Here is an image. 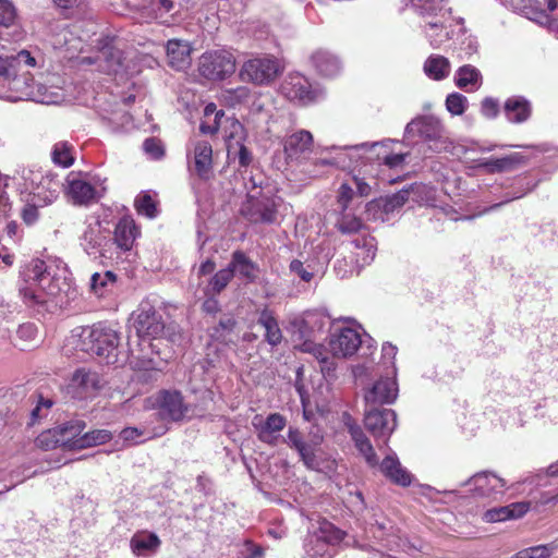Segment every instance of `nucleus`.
Returning <instances> with one entry per match:
<instances>
[{"mask_svg":"<svg viewBox=\"0 0 558 558\" xmlns=\"http://www.w3.org/2000/svg\"><path fill=\"white\" fill-rule=\"evenodd\" d=\"M219 131L223 133L227 146L231 144V142L245 141L244 126L234 118L225 117L222 128H220Z\"/></svg>","mask_w":558,"mask_h":558,"instance_id":"obj_53","label":"nucleus"},{"mask_svg":"<svg viewBox=\"0 0 558 558\" xmlns=\"http://www.w3.org/2000/svg\"><path fill=\"white\" fill-rule=\"evenodd\" d=\"M311 61L318 73L327 77L336 76L342 69L340 59L326 49L316 50L312 54Z\"/></svg>","mask_w":558,"mask_h":558,"instance_id":"obj_36","label":"nucleus"},{"mask_svg":"<svg viewBox=\"0 0 558 558\" xmlns=\"http://www.w3.org/2000/svg\"><path fill=\"white\" fill-rule=\"evenodd\" d=\"M78 240L83 251L95 259L110 258L112 255L113 243L110 231L104 228L96 217L85 220V227Z\"/></svg>","mask_w":558,"mask_h":558,"instance_id":"obj_14","label":"nucleus"},{"mask_svg":"<svg viewBox=\"0 0 558 558\" xmlns=\"http://www.w3.org/2000/svg\"><path fill=\"white\" fill-rule=\"evenodd\" d=\"M356 196V192L351 182L341 183L337 195L338 208L349 209V207H354L353 202Z\"/></svg>","mask_w":558,"mask_h":558,"instance_id":"obj_62","label":"nucleus"},{"mask_svg":"<svg viewBox=\"0 0 558 558\" xmlns=\"http://www.w3.org/2000/svg\"><path fill=\"white\" fill-rule=\"evenodd\" d=\"M258 324L265 328L266 341L275 347L282 340V332L271 311L264 308L258 316Z\"/></svg>","mask_w":558,"mask_h":558,"instance_id":"obj_45","label":"nucleus"},{"mask_svg":"<svg viewBox=\"0 0 558 558\" xmlns=\"http://www.w3.org/2000/svg\"><path fill=\"white\" fill-rule=\"evenodd\" d=\"M228 158L238 160L240 167H247L252 161V154L245 147L244 142H231L227 146Z\"/></svg>","mask_w":558,"mask_h":558,"instance_id":"obj_59","label":"nucleus"},{"mask_svg":"<svg viewBox=\"0 0 558 558\" xmlns=\"http://www.w3.org/2000/svg\"><path fill=\"white\" fill-rule=\"evenodd\" d=\"M445 105L452 116H461L465 112L469 101L464 95L453 92L447 95Z\"/></svg>","mask_w":558,"mask_h":558,"instance_id":"obj_60","label":"nucleus"},{"mask_svg":"<svg viewBox=\"0 0 558 558\" xmlns=\"http://www.w3.org/2000/svg\"><path fill=\"white\" fill-rule=\"evenodd\" d=\"M223 110H218L214 102H209L204 108V120L199 125L203 134H215L222 128V120L225 119Z\"/></svg>","mask_w":558,"mask_h":558,"instance_id":"obj_47","label":"nucleus"},{"mask_svg":"<svg viewBox=\"0 0 558 558\" xmlns=\"http://www.w3.org/2000/svg\"><path fill=\"white\" fill-rule=\"evenodd\" d=\"M253 96V92L247 86H238L235 88H228L221 93L223 102L229 107H238L248 104Z\"/></svg>","mask_w":558,"mask_h":558,"instance_id":"obj_52","label":"nucleus"},{"mask_svg":"<svg viewBox=\"0 0 558 558\" xmlns=\"http://www.w3.org/2000/svg\"><path fill=\"white\" fill-rule=\"evenodd\" d=\"M388 141L390 143L387 144L384 148H379L374 154L367 155V165L369 163L371 167H373L374 163L378 166L385 165L392 169L398 168L403 163L407 155L391 153L390 145L393 142L391 140Z\"/></svg>","mask_w":558,"mask_h":558,"instance_id":"obj_43","label":"nucleus"},{"mask_svg":"<svg viewBox=\"0 0 558 558\" xmlns=\"http://www.w3.org/2000/svg\"><path fill=\"white\" fill-rule=\"evenodd\" d=\"M159 546L160 539L158 535L146 531L135 533L130 541L131 550L137 557L153 555Z\"/></svg>","mask_w":558,"mask_h":558,"instance_id":"obj_38","label":"nucleus"},{"mask_svg":"<svg viewBox=\"0 0 558 558\" xmlns=\"http://www.w3.org/2000/svg\"><path fill=\"white\" fill-rule=\"evenodd\" d=\"M233 278V269L231 267L223 268L216 272L208 284V292L220 293Z\"/></svg>","mask_w":558,"mask_h":558,"instance_id":"obj_61","label":"nucleus"},{"mask_svg":"<svg viewBox=\"0 0 558 558\" xmlns=\"http://www.w3.org/2000/svg\"><path fill=\"white\" fill-rule=\"evenodd\" d=\"M0 98L9 101L29 99L51 105L62 101L63 94L57 86L31 85L26 77L16 74L14 54L7 53L2 47L0 49Z\"/></svg>","mask_w":558,"mask_h":558,"instance_id":"obj_2","label":"nucleus"},{"mask_svg":"<svg viewBox=\"0 0 558 558\" xmlns=\"http://www.w3.org/2000/svg\"><path fill=\"white\" fill-rule=\"evenodd\" d=\"M364 424L375 438H383L387 442L397 427V414L391 409H368Z\"/></svg>","mask_w":558,"mask_h":558,"instance_id":"obj_22","label":"nucleus"},{"mask_svg":"<svg viewBox=\"0 0 558 558\" xmlns=\"http://www.w3.org/2000/svg\"><path fill=\"white\" fill-rule=\"evenodd\" d=\"M246 201L241 214L251 223L271 225L277 222L278 207L281 198L274 194L272 186L263 174L251 175L245 182Z\"/></svg>","mask_w":558,"mask_h":558,"instance_id":"obj_6","label":"nucleus"},{"mask_svg":"<svg viewBox=\"0 0 558 558\" xmlns=\"http://www.w3.org/2000/svg\"><path fill=\"white\" fill-rule=\"evenodd\" d=\"M99 388L100 377L98 373L82 367L73 373L66 389L72 398L83 400L95 396Z\"/></svg>","mask_w":558,"mask_h":558,"instance_id":"obj_24","label":"nucleus"},{"mask_svg":"<svg viewBox=\"0 0 558 558\" xmlns=\"http://www.w3.org/2000/svg\"><path fill=\"white\" fill-rule=\"evenodd\" d=\"M502 109L507 121L513 124H522L532 116L531 101L521 95L508 97L504 102Z\"/></svg>","mask_w":558,"mask_h":558,"instance_id":"obj_31","label":"nucleus"},{"mask_svg":"<svg viewBox=\"0 0 558 558\" xmlns=\"http://www.w3.org/2000/svg\"><path fill=\"white\" fill-rule=\"evenodd\" d=\"M304 350L313 353L326 379L335 376L336 363L322 345L304 343Z\"/></svg>","mask_w":558,"mask_h":558,"instance_id":"obj_50","label":"nucleus"},{"mask_svg":"<svg viewBox=\"0 0 558 558\" xmlns=\"http://www.w3.org/2000/svg\"><path fill=\"white\" fill-rule=\"evenodd\" d=\"M453 82L458 88L472 93L481 88L483 75L476 66L464 64L456 70Z\"/></svg>","mask_w":558,"mask_h":558,"instance_id":"obj_35","label":"nucleus"},{"mask_svg":"<svg viewBox=\"0 0 558 558\" xmlns=\"http://www.w3.org/2000/svg\"><path fill=\"white\" fill-rule=\"evenodd\" d=\"M462 485L478 497L496 498L502 494L506 483L495 473L484 471L474 474Z\"/></svg>","mask_w":558,"mask_h":558,"instance_id":"obj_27","label":"nucleus"},{"mask_svg":"<svg viewBox=\"0 0 558 558\" xmlns=\"http://www.w3.org/2000/svg\"><path fill=\"white\" fill-rule=\"evenodd\" d=\"M286 163L299 168V172L307 178L306 169L314 166L311 155L314 150V136L307 130H298L284 136L282 141Z\"/></svg>","mask_w":558,"mask_h":558,"instance_id":"obj_12","label":"nucleus"},{"mask_svg":"<svg viewBox=\"0 0 558 558\" xmlns=\"http://www.w3.org/2000/svg\"><path fill=\"white\" fill-rule=\"evenodd\" d=\"M105 182L99 175L71 172L66 175L64 191L73 204L89 205L104 196Z\"/></svg>","mask_w":558,"mask_h":558,"instance_id":"obj_13","label":"nucleus"},{"mask_svg":"<svg viewBox=\"0 0 558 558\" xmlns=\"http://www.w3.org/2000/svg\"><path fill=\"white\" fill-rule=\"evenodd\" d=\"M116 279L117 276L110 270L95 272L90 278V289L96 295L102 296L109 288L113 287Z\"/></svg>","mask_w":558,"mask_h":558,"instance_id":"obj_56","label":"nucleus"},{"mask_svg":"<svg viewBox=\"0 0 558 558\" xmlns=\"http://www.w3.org/2000/svg\"><path fill=\"white\" fill-rule=\"evenodd\" d=\"M137 213L149 219L158 216L157 202L154 199L149 192H142L138 194L134 202Z\"/></svg>","mask_w":558,"mask_h":558,"instance_id":"obj_57","label":"nucleus"},{"mask_svg":"<svg viewBox=\"0 0 558 558\" xmlns=\"http://www.w3.org/2000/svg\"><path fill=\"white\" fill-rule=\"evenodd\" d=\"M505 2L542 26L551 24L550 14L558 8L556 0H505Z\"/></svg>","mask_w":558,"mask_h":558,"instance_id":"obj_21","label":"nucleus"},{"mask_svg":"<svg viewBox=\"0 0 558 558\" xmlns=\"http://www.w3.org/2000/svg\"><path fill=\"white\" fill-rule=\"evenodd\" d=\"M362 344V332L359 328L333 325L329 335V350L332 356H352Z\"/></svg>","mask_w":558,"mask_h":558,"instance_id":"obj_19","label":"nucleus"},{"mask_svg":"<svg viewBox=\"0 0 558 558\" xmlns=\"http://www.w3.org/2000/svg\"><path fill=\"white\" fill-rule=\"evenodd\" d=\"M252 425L258 440L269 446H276L281 438L280 433L287 425V418L280 413H270L265 418L262 415H255Z\"/></svg>","mask_w":558,"mask_h":558,"instance_id":"obj_25","label":"nucleus"},{"mask_svg":"<svg viewBox=\"0 0 558 558\" xmlns=\"http://www.w3.org/2000/svg\"><path fill=\"white\" fill-rule=\"evenodd\" d=\"M281 92L288 99L303 105L313 102L318 97V90L300 73L289 74L281 84Z\"/></svg>","mask_w":558,"mask_h":558,"instance_id":"obj_23","label":"nucleus"},{"mask_svg":"<svg viewBox=\"0 0 558 558\" xmlns=\"http://www.w3.org/2000/svg\"><path fill=\"white\" fill-rule=\"evenodd\" d=\"M77 26L73 25L72 29H63L53 43L56 48L64 50V58L73 59L84 50L85 38L76 36Z\"/></svg>","mask_w":558,"mask_h":558,"instance_id":"obj_34","label":"nucleus"},{"mask_svg":"<svg viewBox=\"0 0 558 558\" xmlns=\"http://www.w3.org/2000/svg\"><path fill=\"white\" fill-rule=\"evenodd\" d=\"M0 37L20 41L25 36L17 9L11 0H0Z\"/></svg>","mask_w":558,"mask_h":558,"instance_id":"obj_28","label":"nucleus"},{"mask_svg":"<svg viewBox=\"0 0 558 558\" xmlns=\"http://www.w3.org/2000/svg\"><path fill=\"white\" fill-rule=\"evenodd\" d=\"M423 72L432 81H444L451 73V62L442 54L433 53L424 61Z\"/></svg>","mask_w":558,"mask_h":558,"instance_id":"obj_37","label":"nucleus"},{"mask_svg":"<svg viewBox=\"0 0 558 558\" xmlns=\"http://www.w3.org/2000/svg\"><path fill=\"white\" fill-rule=\"evenodd\" d=\"M338 209L339 214L336 221L337 229L343 234L359 233L363 228V222L355 214L354 207Z\"/></svg>","mask_w":558,"mask_h":558,"instance_id":"obj_48","label":"nucleus"},{"mask_svg":"<svg viewBox=\"0 0 558 558\" xmlns=\"http://www.w3.org/2000/svg\"><path fill=\"white\" fill-rule=\"evenodd\" d=\"M526 162V157L520 153H513L502 157H490L488 174L502 173L515 170Z\"/></svg>","mask_w":558,"mask_h":558,"instance_id":"obj_46","label":"nucleus"},{"mask_svg":"<svg viewBox=\"0 0 558 558\" xmlns=\"http://www.w3.org/2000/svg\"><path fill=\"white\" fill-rule=\"evenodd\" d=\"M147 16L158 20L160 23L168 22L169 13L174 9L172 0H148L140 5Z\"/></svg>","mask_w":558,"mask_h":558,"instance_id":"obj_49","label":"nucleus"},{"mask_svg":"<svg viewBox=\"0 0 558 558\" xmlns=\"http://www.w3.org/2000/svg\"><path fill=\"white\" fill-rule=\"evenodd\" d=\"M133 328L138 340L157 339L165 329L161 314L149 303L142 302L132 314Z\"/></svg>","mask_w":558,"mask_h":558,"instance_id":"obj_17","label":"nucleus"},{"mask_svg":"<svg viewBox=\"0 0 558 558\" xmlns=\"http://www.w3.org/2000/svg\"><path fill=\"white\" fill-rule=\"evenodd\" d=\"M155 405L162 418L174 422L183 420L189 412V405L177 390L160 391L155 398Z\"/></svg>","mask_w":558,"mask_h":558,"instance_id":"obj_26","label":"nucleus"},{"mask_svg":"<svg viewBox=\"0 0 558 558\" xmlns=\"http://www.w3.org/2000/svg\"><path fill=\"white\" fill-rule=\"evenodd\" d=\"M20 292L31 306L53 312L66 307L77 295L66 265L60 259H32L21 270Z\"/></svg>","mask_w":558,"mask_h":558,"instance_id":"obj_1","label":"nucleus"},{"mask_svg":"<svg viewBox=\"0 0 558 558\" xmlns=\"http://www.w3.org/2000/svg\"><path fill=\"white\" fill-rule=\"evenodd\" d=\"M29 180L33 186L29 195L35 196L36 204L51 205L63 186L59 175L51 171H32Z\"/></svg>","mask_w":558,"mask_h":558,"instance_id":"obj_20","label":"nucleus"},{"mask_svg":"<svg viewBox=\"0 0 558 558\" xmlns=\"http://www.w3.org/2000/svg\"><path fill=\"white\" fill-rule=\"evenodd\" d=\"M16 74L26 77L31 85L37 87L41 82L45 72L49 71L46 58L39 49H22L14 54Z\"/></svg>","mask_w":558,"mask_h":558,"instance_id":"obj_18","label":"nucleus"},{"mask_svg":"<svg viewBox=\"0 0 558 558\" xmlns=\"http://www.w3.org/2000/svg\"><path fill=\"white\" fill-rule=\"evenodd\" d=\"M305 550L312 558H332L335 555V548L314 534L307 539Z\"/></svg>","mask_w":558,"mask_h":558,"instance_id":"obj_54","label":"nucleus"},{"mask_svg":"<svg viewBox=\"0 0 558 558\" xmlns=\"http://www.w3.org/2000/svg\"><path fill=\"white\" fill-rule=\"evenodd\" d=\"M169 65L178 71L189 68L191 64V45L185 40L170 39L166 46Z\"/></svg>","mask_w":558,"mask_h":558,"instance_id":"obj_32","label":"nucleus"},{"mask_svg":"<svg viewBox=\"0 0 558 558\" xmlns=\"http://www.w3.org/2000/svg\"><path fill=\"white\" fill-rule=\"evenodd\" d=\"M70 340L82 352L104 357L107 363L117 361L120 338L116 330L105 324L75 327Z\"/></svg>","mask_w":558,"mask_h":558,"instance_id":"obj_8","label":"nucleus"},{"mask_svg":"<svg viewBox=\"0 0 558 558\" xmlns=\"http://www.w3.org/2000/svg\"><path fill=\"white\" fill-rule=\"evenodd\" d=\"M191 156V153L187 155ZM213 168V148L207 141H197L192 150V161L190 170L196 173L201 179H207Z\"/></svg>","mask_w":558,"mask_h":558,"instance_id":"obj_30","label":"nucleus"},{"mask_svg":"<svg viewBox=\"0 0 558 558\" xmlns=\"http://www.w3.org/2000/svg\"><path fill=\"white\" fill-rule=\"evenodd\" d=\"M36 446L44 450H51L61 447V441L56 428L47 429L38 435L35 440Z\"/></svg>","mask_w":558,"mask_h":558,"instance_id":"obj_63","label":"nucleus"},{"mask_svg":"<svg viewBox=\"0 0 558 558\" xmlns=\"http://www.w3.org/2000/svg\"><path fill=\"white\" fill-rule=\"evenodd\" d=\"M420 136L435 153H448L461 158L474 148L464 143L453 142L446 132L441 121L434 116H420L411 120L404 130V137Z\"/></svg>","mask_w":558,"mask_h":558,"instance_id":"obj_7","label":"nucleus"},{"mask_svg":"<svg viewBox=\"0 0 558 558\" xmlns=\"http://www.w3.org/2000/svg\"><path fill=\"white\" fill-rule=\"evenodd\" d=\"M135 99L134 95H129L119 102L117 97L110 95L108 98L98 99V114L104 123L113 132L128 131L132 126V117L123 108Z\"/></svg>","mask_w":558,"mask_h":558,"instance_id":"obj_15","label":"nucleus"},{"mask_svg":"<svg viewBox=\"0 0 558 558\" xmlns=\"http://www.w3.org/2000/svg\"><path fill=\"white\" fill-rule=\"evenodd\" d=\"M54 428L59 435L61 447L72 450L80 449L75 444L83 435L82 433L85 428V423L83 421L72 420Z\"/></svg>","mask_w":558,"mask_h":558,"instance_id":"obj_40","label":"nucleus"},{"mask_svg":"<svg viewBox=\"0 0 558 558\" xmlns=\"http://www.w3.org/2000/svg\"><path fill=\"white\" fill-rule=\"evenodd\" d=\"M424 21V32L433 48H439L449 39L447 23L451 15L448 0H404Z\"/></svg>","mask_w":558,"mask_h":558,"instance_id":"obj_9","label":"nucleus"},{"mask_svg":"<svg viewBox=\"0 0 558 558\" xmlns=\"http://www.w3.org/2000/svg\"><path fill=\"white\" fill-rule=\"evenodd\" d=\"M82 63L96 64L99 72L107 74L133 75L144 68L154 69L158 60L150 53L138 52L134 49L124 51L120 40H107L94 57H83Z\"/></svg>","mask_w":558,"mask_h":558,"instance_id":"obj_3","label":"nucleus"},{"mask_svg":"<svg viewBox=\"0 0 558 558\" xmlns=\"http://www.w3.org/2000/svg\"><path fill=\"white\" fill-rule=\"evenodd\" d=\"M229 267L233 269V275L236 274L246 281H254L257 277L258 267L240 251L233 253Z\"/></svg>","mask_w":558,"mask_h":558,"instance_id":"obj_44","label":"nucleus"},{"mask_svg":"<svg viewBox=\"0 0 558 558\" xmlns=\"http://www.w3.org/2000/svg\"><path fill=\"white\" fill-rule=\"evenodd\" d=\"M553 550L547 545H538L534 547L524 548L517 554L512 555L511 558H550Z\"/></svg>","mask_w":558,"mask_h":558,"instance_id":"obj_64","label":"nucleus"},{"mask_svg":"<svg viewBox=\"0 0 558 558\" xmlns=\"http://www.w3.org/2000/svg\"><path fill=\"white\" fill-rule=\"evenodd\" d=\"M324 436L318 428H312L307 438L299 428L290 426L283 442L299 454L303 464L314 471L320 470V453Z\"/></svg>","mask_w":558,"mask_h":558,"instance_id":"obj_11","label":"nucleus"},{"mask_svg":"<svg viewBox=\"0 0 558 558\" xmlns=\"http://www.w3.org/2000/svg\"><path fill=\"white\" fill-rule=\"evenodd\" d=\"M411 194L420 197V201L424 202L427 206H437L435 198V190L425 184H415L411 187V191H400L399 193L393 195L390 203L392 206H401L410 198Z\"/></svg>","mask_w":558,"mask_h":558,"instance_id":"obj_39","label":"nucleus"},{"mask_svg":"<svg viewBox=\"0 0 558 558\" xmlns=\"http://www.w3.org/2000/svg\"><path fill=\"white\" fill-rule=\"evenodd\" d=\"M389 141L362 143L344 147H325L320 149V157L314 158V166L306 169L307 178L315 179L325 175L330 169L354 170L360 166L367 167V155L384 148Z\"/></svg>","mask_w":558,"mask_h":558,"instance_id":"obj_4","label":"nucleus"},{"mask_svg":"<svg viewBox=\"0 0 558 558\" xmlns=\"http://www.w3.org/2000/svg\"><path fill=\"white\" fill-rule=\"evenodd\" d=\"M112 438V433L107 429H94L87 433H84L78 440H76V447L78 448H88L93 446H98L110 441Z\"/></svg>","mask_w":558,"mask_h":558,"instance_id":"obj_55","label":"nucleus"},{"mask_svg":"<svg viewBox=\"0 0 558 558\" xmlns=\"http://www.w3.org/2000/svg\"><path fill=\"white\" fill-rule=\"evenodd\" d=\"M351 244L353 246L352 254L357 266L363 267L374 260L377 251V242L374 236L361 233L352 240Z\"/></svg>","mask_w":558,"mask_h":558,"instance_id":"obj_33","label":"nucleus"},{"mask_svg":"<svg viewBox=\"0 0 558 558\" xmlns=\"http://www.w3.org/2000/svg\"><path fill=\"white\" fill-rule=\"evenodd\" d=\"M529 510V506L524 502H514L508 506L492 508L484 512L483 520L485 522H501L508 519L520 518Z\"/></svg>","mask_w":558,"mask_h":558,"instance_id":"obj_41","label":"nucleus"},{"mask_svg":"<svg viewBox=\"0 0 558 558\" xmlns=\"http://www.w3.org/2000/svg\"><path fill=\"white\" fill-rule=\"evenodd\" d=\"M314 535L326 541V543L332 548H335V545L341 543L345 537V533L343 531L328 522H324L320 525L319 531Z\"/></svg>","mask_w":558,"mask_h":558,"instance_id":"obj_58","label":"nucleus"},{"mask_svg":"<svg viewBox=\"0 0 558 558\" xmlns=\"http://www.w3.org/2000/svg\"><path fill=\"white\" fill-rule=\"evenodd\" d=\"M198 71L207 80H225L234 73L235 58L225 49L205 52L199 58Z\"/></svg>","mask_w":558,"mask_h":558,"instance_id":"obj_16","label":"nucleus"},{"mask_svg":"<svg viewBox=\"0 0 558 558\" xmlns=\"http://www.w3.org/2000/svg\"><path fill=\"white\" fill-rule=\"evenodd\" d=\"M281 61L268 53H257L246 59L239 69V78L255 86H268L282 73Z\"/></svg>","mask_w":558,"mask_h":558,"instance_id":"obj_10","label":"nucleus"},{"mask_svg":"<svg viewBox=\"0 0 558 558\" xmlns=\"http://www.w3.org/2000/svg\"><path fill=\"white\" fill-rule=\"evenodd\" d=\"M398 397V385L395 378L385 377L377 380L365 393L368 407L375 404L393 403Z\"/></svg>","mask_w":558,"mask_h":558,"instance_id":"obj_29","label":"nucleus"},{"mask_svg":"<svg viewBox=\"0 0 558 558\" xmlns=\"http://www.w3.org/2000/svg\"><path fill=\"white\" fill-rule=\"evenodd\" d=\"M342 423L347 427L356 449L364 457L369 466H379V470L385 477L396 485L402 487L411 485L412 475L401 465L399 458L395 452L388 453L379 463L369 439L365 436L355 420L349 413L344 412L342 414Z\"/></svg>","mask_w":558,"mask_h":558,"instance_id":"obj_5","label":"nucleus"},{"mask_svg":"<svg viewBox=\"0 0 558 558\" xmlns=\"http://www.w3.org/2000/svg\"><path fill=\"white\" fill-rule=\"evenodd\" d=\"M73 145L66 141L56 143L51 150V159L54 165L69 168L74 162Z\"/></svg>","mask_w":558,"mask_h":558,"instance_id":"obj_51","label":"nucleus"},{"mask_svg":"<svg viewBox=\"0 0 558 558\" xmlns=\"http://www.w3.org/2000/svg\"><path fill=\"white\" fill-rule=\"evenodd\" d=\"M136 234L137 230L134 221L126 218L121 219L114 229V236L112 239L113 246L116 245L122 251L131 250Z\"/></svg>","mask_w":558,"mask_h":558,"instance_id":"obj_42","label":"nucleus"}]
</instances>
